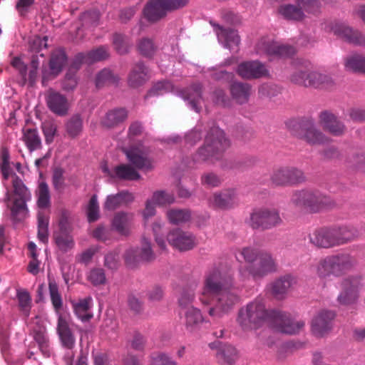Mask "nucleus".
Returning <instances> with one entry per match:
<instances>
[{
    "instance_id": "obj_58",
    "label": "nucleus",
    "mask_w": 365,
    "mask_h": 365,
    "mask_svg": "<svg viewBox=\"0 0 365 365\" xmlns=\"http://www.w3.org/2000/svg\"><path fill=\"white\" fill-rule=\"evenodd\" d=\"M156 46L152 39L143 38L140 39L138 43V49L139 52L146 57L152 56L156 51Z\"/></svg>"
},
{
    "instance_id": "obj_51",
    "label": "nucleus",
    "mask_w": 365,
    "mask_h": 365,
    "mask_svg": "<svg viewBox=\"0 0 365 365\" xmlns=\"http://www.w3.org/2000/svg\"><path fill=\"white\" fill-rule=\"evenodd\" d=\"M82 119L78 115L72 116L66 124V132L72 138L79 135L82 131Z\"/></svg>"
},
{
    "instance_id": "obj_17",
    "label": "nucleus",
    "mask_w": 365,
    "mask_h": 365,
    "mask_svg": "<svg viewBox=\"0 0 365 365\" xmlns=\"http://www.w3.org/2000/svg\"><path fill=\"white\" fill-rule=\"evenodd\" d=\"M272 314L271 321L279 332L294 334L299 332L304 327L303 321L295 320L289 314L275 310H274Z\"/></svg>"
},
{
    "instance_id": "obj_13",
    "label": "nucleus",
    "mask_w": 365,
    "mask_h": 365,
    "mask_svg": "<svg viewBox=\"0 0 365 365\" xmlns=\"http://www.w3.org/2000/svg\"><path fill=\"white\" fill-rule=\"evenodd\" d=\"M256 53L276 57H290L296 49L293 46L272 41L269 38H262L255 46Z\"/></svg>"
},
{
    "instance_id": "obj_7",
    "label": "nucleus",
    "mask_w": 365,
    "mask_h": 365,
    "mask_svg": "<svg viewBox=\"0 0 365 365\" xmlns=\"http://www.w3.org/2000/svg\"><path fill=\"white\" fill-rule=\"evenodd\" d=\"M290 81L299 86L314 88H319L331 82L329 76L314 70L309 62L297 68L290 76Z\"/></svg>"
},
{
    "instance_id": "obj_40",
    "label": "nucleus",
    "mask_w": 365,
    "mask_h": 365,
    "mask_svg": "<svg viewBox=\"0 0 365 365\" xmlns=\"http://www.w3.org/2000/svg\"><path fill=\"white\" fill-rule=\"evenodd\" d=\"M128 117V113L124 108H117L110 110L103 120V125L107 128H113L123 122Z\"/></svg>"
},
{
    "instance_id": "obj_28",
    "label": "nucleus",
    "mask_w": 365,
    "mask_h": 365,
    "mask_svg": "<svg viewBox=\"0 0 365 365\" xmlns=\"http://www.w3.org/2000/svg\"><path fill=\"white\" fill-rule=\"evenodd\" d=\"M169 11L160 0H150L145 6L144 17L150 22H156L164 18Z\"/></svg>"
},
{
    "instance_id": "obj_50",
    "label": "nucleus",
    "mask_w": 365,
    "mask_h": 365,
    "mask_svg": "<svg viewBox=\"0 0 365 365\" xmlns=\"http://www.w3.org/2000/svg\"><path fill=\"white\" fill-rule=\"evenodd\" d=\"M38 238L46 243L48 238V217L42 212L38 214Z\"/></svg>"
},
{
    "instance_id": "obj_6",
    "label": "nucleus",
    "mask_w": 365,
    "mask_h": 365,
    "mask_svg": "<svg viewBox=\"0 0 365 365\" xmlns=\"http://www.w3.org/2000/svg\"><path fill=\"white\" fill-rule=\"evenodd\" d=\"M356 264V259L348 254L330 255L318 262L316 272L320 278L331 275L339 277L351 271Z\"/></svg>"
},
{
    "instance_id": "obj_63",
    "label": "nucleus",
    "mask_w": 365,
    "mask_h": 365,
    "mask_svg": "<svg viewBox=\"0 0 365 365\" xmlns=\"http://www.w3.org/2000/svg\"><path fill=\"white\" fill-rule=\"evenodd\" d=\"M17 299L21 310L26 316H29L31 309V297L26 291H18Z\"/></svg>"
},
{
    "instance_id": "obj_30",
    "label": "nucleus",
    "mask_w": 365,
    "mask_h": 365,
    "mask_svg": "<svg viewBox=\"0 0 365 365\" xmlns=\"http://www.w3.org/2000/svg\"><path fill=\"white\" fill-rule=\"evenodd\" d=\"M299 135L302 139L310 145H319L328 142V138L312 123L305 124Z\"/></svg>"
},
{
    "instance_id": "obj_55",
    "label": "nucleus",
    "mask_w": 365,
    "mask_h": 365,
    "mask_svg": "<svg viewBox=\"0 0 365 365\" xmlns=\"http://www.w3.org/2000/svg\"><path fill=\"white\" fill-rule=\"evenodd\" d=\"M48 289L53 308L58 312L62 307L63 301L61 295L58 292V287L55 281H49Z\"/></svg>"
},
{
    "instance_id": "obj_36",
    "label": "nucleus",
    "mask_w": 365,
    "mask_h": 365,
    "mask_svg": "<svg viewBox=\"0 0 365 365\" xmlns=\"http://www.w3.org/2000/svg\"><path fill=\"white\" fill-rule=\"evenodd\" d=\"M295 283L294 277L289 275L284 276L271 284V292L275 297L282 299Z\"/></svg>"
},
{
    "instance_id": "obj_44",
    "label": "nucleus",
    "mask_w": 365,
    "mask_h": 365,
    "mask_svg": "<svg viewBox=\"0 0 365 365\" xmlns=\"http://www.w3.org/2000/svg\"><path fill=\"white\" fill-rule=\"evenodd\" d=\"M166 217L170 224L179 225L188 222L191 217L190 211L186 209H170Z\"/></svg>"
},
{
    "instance_id": "obj_53",
    "label": "nucleus",
    "mask_w": 365,
    "mask_h": 365,
    "mask_svg": "<svg viewBox=\"0 0 365 365\" xmlns=\"http://www.w3.org/2000/svg\"><path fill=\"white\" fill-rule=\"evenodd\" d=\"M113 44L118 53L125 54L130 46L129 38L121 34L115 33L113 36Z\"/></svg>"
},
{
    "instance_id": "obj_27",
    "label": "nucleus",
    "mask_w": 365,
    "mask_h": 365,
    "mask_svg": "<svg viewBox=\"0 0 365 365\" xmlns=\"http://www.w3.org/2000/svg\"><path fill=\"white\" fill-rule=\"evenodd\" d=\"M277 14L282 19L292 22H302L307 19V15L295 2L280 4L277 9Z\"/></svg>"
},
{
    "instance_id": "obj_52",
    "label": "nucleus",
    "mask_w": 365,
    "mask_h": 365,
    "mask_svg": "<svg viewBox=\"0 0 365 365\" xmlns=\"http://www.w3.org/2000/svg\"><path fill=\"white\" fill-rule=\"evenodd\" d=\"M118 77L115 76L111 71L105 68L101 71L96 77V86L101 88L109 83H114L118 81Z\"/></svg>"
},
{
    "instance_id": "obj_2",
    "label": "nucleus",
    "mask_w": 365,
    "mask_h": 365,
    "mask_svg": "<svg viewBox=\"0 0 365 365\" xmlns=\"http://www.w3.org/2000/svg\"><path fill=\"white\" fill-rule=\"evenodd\" d=\"M358 235L356 229L351 226L324 227L309 235V241L317 247L330 248L346 244Z\"/></svg>"
},
{
    "instance_id": "obj_47",
    "label": "nucleus",
    "mask_w": 365,
    "mask_h": 365,
    "mask_svg": "<svg viewBox=\"0 0 365 365\" xmlns=\"http://www.w3.org/2000/svg\"><path fill=\"white\" fill-rule=\"evenodd\" d=\"M237 350L231 345H225L219 349L217 358L222 365H232L237 358Z\"/></svg>"
},
{
    "instance_id": "obj_11",
    "label": "nucleus",
    "mask_w": 365,
    "mask_h": 365,
    "mask_svg": "<svg viewBox=\"0 0 365 365\" xmlns=\"http://www.w3.org/2000/svg\"><path fill=\"white\" fill-rule=\"evenodd\" d=\"M270 180L277 186H294L304 182L306 176L297 168L284 166L274 169Z\"/></svg>"
},
{
    "instance_id": "obj_18",
    "label": "nucleus",
    "mask_w": 365,
    "mask_h": 365,
    "mask_svg": "<svg viewBox=\"0 0 365 365\" xmlns=\"http://www.w3.org/2000/svg\"><path fill=\"white\" fill-rule=\"evenodd\" d=\"M236 73L245 80L258 79L269 75L266 65L257 60L241 62L236 68Z\"/></svg>"
},
{
    "instance_id": "obj_64",
    "label": "nucleus",
    "mask_w": 365,
    "mask_h": 365,
    "mask_svg": "<svg viewBox=\"0 0 365 365\" xmlns=\"http://www.w3.org/2000/svg\"><path fill=\"white\" fill-rule=\"evenodd\" d=\"M262 252L263 251L257 248L245 247L240 251V254L242 256L248 264H253L256 262L257 258L259 257Z\"/></svg>"
},
{
    "instance_id": "obj_42",
    "label": "nucleus",
    "mask_w": 365,
    "mask_h": 365,
    "mask_svg": "<svg viewBox=\"0 0 365 365\" xmlns=\"http://www.w3.org/2000/svg\"><path fill=\"white\" fill-rule=\"evenodd\" d=\"M92 302L91 297H87L79 299L77 302L73 303L75 313L81 321H87L92 317V314L89 313Z\"/></svg>"
},
{
    "instance_id": "obj_61",
    "label": "nucleus",
    "mask_w": 365,
    "mask_h": 365,
    "mask_svg": "<svg viewBox=\"0 0 365 365\" xmlns=\"http://www.w3.org/2000/svg\"><path fill=\"white\" fill-rule=\"evenodd\" d=\"M72 230V222L69 212L66 210L61 211L58 220V230L56 232L71 233Z\"/></svg>"
},
{
    "instance_id": "obj_9",
    "label": "nucleus",
    "mask_w": 365,
    "mask_h": 365,
    "mask_svg": "<svg viewBox=\"0 0 365 365\" xmlns=\"http://www.w3.org/2000/svg\"><path fill=\"white\" fill-rule=\"evenodd\" d=\"M283 220L279 211L273 207H259L250 215L248 224L254 230H267L280 226Z\"/></svg>"
},
{
    "instance_id": "obj_62",
    "label": "nucleus",
    "mask_w": 365,
    "mask_h": 365,
    "mask_svg": "<svg viewBox=\"0 0 365 365\" xmlns=\"http://www.w3.org/2000/svg\"><path fill=\"white\" fill-rule=\"evenodd\" d=\"M41 128L45 137L46 143H52L57 133V125L56 123L51 120L44 121L42 123Z\"/></svg>"
},
{
    "instance_id": "obj_46",
    "label": "nucleus",
    "mask_w": 365,
    "mask_h": 365,
    "mask_svg": "<svg viewBox=\"0 0 365 365\" xmlns=\"http://www.w3.org/2000/svg\"><path fill=\"white\" fill-rule=\"evenodd\" d=\"M301 11L308 16H317L321 12L322 4L319 0H294Z\"/></svg>"
},
{
    "instance_id": "obj_4",
    "label": "nucleus",
    "mask_w": 365,
    "mask_h": 365,
    "mask_svg": "<svg viewBox=\"0 0 365 365\" xmlns=\"http://www.w3.org/2000/svg\"><path fill=\"white\" fill-rule=\"evenodd\" d=\"M273 312L265 308L262 299H256L239 310L237 322L245 330L257 329L272 320Z\"/></svg>"
},
{
    "instance_id": "obj_24",
    "label": "nucleus",
    "mask_w": 365,
    "mask_h": 365,
    "mask_svg": "<svg viewBox=\"0 0 365 365\" xmlns=\"http://www.w3.org/2000/svg\"><path fill=\"white\" fill-rule=\"evenodd\" d=\"M178 95L195 112L199 113L202 108V86L200 83H195L191 86L178 91Z\"/></svg>"
},
{
    "instance_id": "obj_41",
    "label": "nucleus",
    "mask_w": 365,
    "mask_h": 365,
    "mask_svg": "<svg viewBox=\"0 0 365 365\" xmlns=\"http://www.w3.org/2000/svg\"><path fill=\"white\" fill-rule=\"evenodd\" d=\"M34 339L38 344L39 349L42 353L49 356L51 354V350L49 344V339L46 334V329L44 327L41 326L34 329Z\"/></svg>"
},
{
    "instance_id": "obj_15",
    "label": "nucleus",
    "mask_w": 365,
    "mask_h": 365,
    "mask_svg": "<svg viewBox=\"0 0 365 365\" xmlns=\"http://www.w3.org/2000/svg\"><path fill=\"white\" fill-rule=\"evenodd\" d=\"M168 243L179 251H187L197 245L195 236L179 228L171 230L166 236Z\"/></svg>"
},
{
    "instance_id": "obj_35",
    "label": "nucleus",
    "mask_w": 365,
    "mask_h": 365,
    "mask_svg": "<svg viewBox=\"0 0 365 365\" xmlns=\"http://www.w3.org/2000/svg\"><path fill=\"white\" fill-rule=\"evenodd\" d=\"M230 93L237 103L243 104L249 100L252 93V86L247 83L235 82L230 86Z\"/></svg>"
},
{
    "instance_id": "obj_45",
    "label": "nucleus",
    "mask_w": 365,
    "mask_h": 365,
    "mask_svg": "<svg viewBox=\"0 0 365 365\" xmlns=\"http://www.w3.org/2000/svg\"><path fill=\"white\" fill-rule=\"evenodd\" d=\"M164 221L161 218H156L150 225L151 231L155 241L162 250L167 249L166 242L163 235Z\"/></svg>"
},
{
    "instance_id": "obj_8",
    "label": "nucleus",
    "mask_w": 365,
    "mask_h": 365,
    "mask_svg": "<svg viewBox=\"0 0 365 365\" xmlns=\"http://www.w3.org/2000/svg\"><path fill=\"white\" fill-rule=\"evenodd\" d=\"M277 269L275 259L270 253L263 251L255 263L240 267L239 272L243 280L250 278L257 279L274 272Z\"/></svg>"
},
{
    "instance_id": "obj_33",
    "label": "nucleus",
    "mask_w": 365,
    "mask_h": 365,
    "mask_svg": "<svg viewBox=\"0 0 365 365\" xmlns=\"http://www.w3.org/2000/svg\"><path fill=\"white\" fill-rule=\"evenodd\" d=\"M134 195L128 191H122L115 195H108L104 202L105 210H114L122 205H127L134 200Z\"/></svg>"
},
{
    "instance_id": "obj_54",
    "label": "nucleus",
    "mask_w": 365,
    "mask_h": 365,
    "mask_svg": "<svg viewBox=\"0 0 365 365\" xmlns=\"http://www.w3.org/2000/svg\"><path fill=\"white\" fill-rule=\"evenodd\" d=\"M86 214L88 220L90 222L98 220L100 217L99 205L98 202V197L93 195L87 205Z\"/></svg>"
},
{
    "instance_id": "obj_12",
    "label": "nucleus",
    "mask_w": 365,
    "mask_h": 365,
    "mask_svg": "<svg viewBox=\"0 0 365 365\" xmlns=\"http://www.w3.org/2000/svg\"><path fill=\"white\" fill-rule=\"evenodd\" d=\"M127 159L135 168L148 172L153 168L152 160L148 157L149 149L141 143L123 148Z\"/></svg>"
},
{
    "instance_id": "obj_37",
    "label": "nucleus",
    "mask_w": 365,
    "mask_h": 365,
    "mask_svg": "<svg viewBox=\"0 0 365 365\" xmlns=\"http://www.w3.org/2000/svg\"><path fill=\"white\" fill-rule=\"evenodd\" d=\"M148 79L147 68L142 63H138L129 74L128 83L131 87L136 88L143 85Z\"/></svg>"
},
{
    "instance_id": "obj_19",
    "label": "nucleus",
    "mask_w": 365,
    "mask_h": 365,
    "mask_svg": "<svg viewBox=\"0 0 365 365\" xmlns=\"http://www.w3.org/2000/svg\"><path fill=\"white\" fill-rule=\"evenodd\" d=\"M330 31L338 38L346 42L360 46H365V36L345 23L336 22L333 24Z\"/></svg>"
},
{
    "instance_id": "obj_25",
    "label": "nucleus",
    "mask_w": 365,
    "mask_h": 365,
    "mask_svg": "<svg viewBox=\"0 0 365 365\" xmlns=\"http://www.w3.org/2000/svg\"><path fill=\"white\" fill-rule=\"evenodd\" d=\"M180 315L186 330L190 332L197 331L204 321L200 310L193 306L183 307Z\"/></svg>"
},
{
    "instance_id": "obj_34",
    "label": "nucleus",
    "mask_w": 365,
    "mask_h": 365,
    "mask_svg": "<svg viewBox=\"0 0 365 365\" xmlns=\"http://www.w3.org/2000/svg\"><path fill=\"white\" fill-rule=\"evenodd\" d=\"M320 120L324 128L335 135H341L344 131V124L331 113L322 112L320 114Z\"/></svg>"
},
{
    "instance_id": "obj_43",
    "label": "nucleus",
    "mask_w": 365,
    "mask_h": 365,
    "mask_svg": "<svg viewBox=\"0 0 365 365\" xmlns=\"http://www.w3.org/2000/svg\"><path fill=\"white\" fill-rule=\"evenodd\" d=\"M66 53L62 49L53 51L49 63L51 74L54 76L59 74L66 62Z\"/></svg>"
},
{
    "instance_id": "obj_5",
    "label": "nucleus",
    "mask_w": 365,
    "mask_h": 365,
    "mask_svg": "<svg viewBox=\"0 0 365 365\" xmlns=\"http://www.w3.org/2000/svg\"><path fill=\"white\" fill-rule=\"evenodd\" d=\"M229 146L230 141L225 137L224 131L218 127H214L207 133L204 145L196 153V160L212 162L217 160Z\"/></svg>"
},
{
    "instance_id": "obj_21",
    "label": "nucleus",
    "mask_w": 365,
    "mask_h": 365,
    "mask_svg": "<svg viewBox=\"0 0 365 365\" xmlns=\"http://www.w3.org/2000/svg\"><path fill=\"white\" fill-rule=\"evenodd\" d=\"M237 204V193L233 189L215 192L208 198L209 207L216 210H228Z\"/></svg>"
},
{
    "instance_id": "obj_49",
    "label": "nucleus",
    "mask_w": 365,
    "mask_h": 365,
    "mask_svg": "<svg viewBox=\"0 0 365 365\" xmlns=\"http://www.w3.org/2000/svg\"><path fill=\"white\" fill-rule=\"evenodd\" d=\"M87 280L93 286L104 285L107 282L105 271L101 267L92 268L86 275Z\"/></svg>"
},
{
    "instance_id": "obj_20",
    "label": "nucleus",
    "mask_w": 365,
    "mask_h": 365,
    "mask_svg": "<svg viewBox=\"0 0 365 365\" xmlns=\"http://www.w3.org/2000/svg\"><path fill=\"white\" fill-rule=\"evenodd\" d=\"M335 313L329 310L319 311L312 319L311 330L317 337H322L327 334L332 329Z\"/></svg>"
},
{
    "instance_id": "obj_32",
    "label": "nucleus",
    "mask_w": 365,
    "mask_h": 365,
    "mask_svg": "<svg viewBox=\"0 0 365 365\" xmlns=\"http://www.w3.org/2000/svg\"><path fill=\"white\" fill-rule=\"evenodd\" d=\"M47 105L53 113L61 116L66 115L69 108L66 98L56 92L49 94Z\"/></svg>"
},
{
    "instance_id": "obj_26",
    "label": "nucleus",
    "mask_w": 365,
    "mask_h": 365,
    "mask_svg": "<svg viewBox=\"0 0 365 365\" xmlns=\"http://www.w3.org/2000/svg\"><path fill=\"white\" fill-rule=\"evenodd\" d=\"M133 220V213L123 211L118 212L112 219L111 227L120 235L128 236L131 233Z\"/></svg>"
},
{
    "instance_id": "obj_16",
    "label": "nucleus",
    "mask_w": 365,
    "mask_h": 365,
    "mask_svg": "<svg viewBox=\"0 0 365 365\" xmlns=\"http://www.w3.org/2000/svg\"><path fill=\"white\" fill-rule=\"evenodd\" d=\"M362 287L363 282L361 277H356L344 279L342 282V290L337 297L338 302L342 305L355 303Z\"/></svg>"
},
{
    "instance_id": "obj_57",
    "label": "nucleus",
    "mask_w": 365,
    "mask_h": 365,
    "mask_svg": "<svg viewBox=\"0 0 365 365\" xmlns=\"http://www.w3.org/2000/svg\"><path fill=\"white\" fill-rule=\"evenodd\" d=\"M38 205L41 208H46L50 205V193L47 184L41 182L37 190Z\"/></svg>"
},
{
    "instance_id": "obj_56",
    "label": "nucleus",
    "mask_w": 365,
    "mask_h": 365,
    "mask_svg": "<svg viewBox=\"0 0 365 365\" xmlns=\"http://www.w3.org/2000/svg\"><path fill=\"white\" fill-rule=\"evenodd\" d=\"M151 200L156 205L165 206L173 203L175 197L173 194L159 190L153 192Z\"/></svg>"
},
{
    "instance_id": "obj_22",
    "label": "nucleus",
    "mask_w": 365,
    "mask_h": 365,
    "mask_svg": "<svg viewBox=\"0 0 365 365\" xmlns=\"http://www.w3.org/2000/svg\"><path fill=\"white\" fill-rule=\"evenodd\" d=\"M108 48L106 46L98 47L88 53H80L75 56L69 71H72L73 70L76 71L78 69L80 66L83 63H92L104 60L108 58Z\"/></svg>"
},
{
    "instance_id": "obj_3",
    "label": "nucleus",
    "mask_w": 365,
    "mask_h": 365,
    "mask_svg": "<svg viewBox=\"0 0 365 365\" xmlns=\"http://www.w3.org/2000/svg\"><path fill=\"white\" fill-rule=\"evenodd\" d=\"M289 202L293 207L309 212H319L335 206L331 197L311 189L294 190Z\"/></svg>"
},
{
    "instance_id": "obj_31",
    "label": "nucleus",
    "mask_w": 365,
    "mask_h": 365,
    "mask_svg": "<svg viewBox=\"0 0 365 365\" xmlns=\"http://www.w3.org/2000/svg\"><path fill=\"white\" fill-rule=\"evenodd\" d=\"M104 173H108L112 178H116L125 180H136L140 178L138 172L130 165L121 164L114 168L110 173L107 167L102 168Z\"/></svg>"
},
{
    "instance_id": "obj_59",
    "label": "nucleus",
    "mask_w": 365,
    "mask_h": 365,
    "mask_svg": "<svg viewBox=\"0 0 365 365\" xmlns=\"http://www.w3.org/2000/svg\"><path fill=\"white\" fill-rule=\"evenodd\" d=\"M173 90V85L170 82H158L155 83L145 96V99L153 96L163 95Z\"/></svg>"
},
{
    "instance_id": "obj_60",
    "label": "nucleus",
    "mask_w": 365,
    "mask_h": 365,
    "mask_svg": "<svg viewBox=\"0 0 365 365\" xmlns=\"http://www.w3.org/2000/svg\"><path fill=\"white\" fill-rule=\"evenodd\" d=\"M30 256L32 258L28 265V271L36 275L39 272L40 262L37 259L36 245L34 242H30L28 245Z\"/></svg>"
},
{
    "instance_id": "obj_29",
    "label": "nucleus",
    "mask_w": 365,
    "mask_h": 365,
    "mask_svg": "<svg viewBox=\"0 0 365 365\" xmlns=\"http://www.w3.org/2000/svg\"><path fill=\"white\" fill-rule=\"evenodd\" d=\"M57 333L62 346L68 349H72L75 346L76 338L69 327L67 320L59 316L57 324Z\"/></svg>"
},
{
    "instance_id": "obj_14",
    "label": "nucleus",
    "mask_w": 365,
    "mask_h": 365,
    "mask_svg": "<svg viewBox=\"0 0 365 365\" xmlns=\"http://www.w3.org/2000/svg\"><path fill=\"white\" fill-rule=\"evenodd\" d=\"M125 262L129 266H134L140 261H151L155 257L152 248V244L150 239L143 237L140 241V247H130L125 251Z\"/></svg>"
},
{
    "instance_id": "obj_10",
    "label": "nucleus",
    "mask_w": 365,
    "mask_h": 365,
    "mask_svg": "<svg viewBox=\"0 0 365 365\" xmlns=\"http://www.w3.org/2000/svg\"><path fill=\"white\" fill-rule=\"evenodd\" d=\"M14 195V200L11 207V214L16 220H21L26 217L28 210L26 202L31 200V195L19 177L14 173L11 175Z\"/></svg>"
},
{
    "instance_id": "obj_39",
    "label": "nucleus",
    "mask_w": 365,
    "mask_h": 365,
    "mask_svg": "<svg viewBox=\"0 0 365 365\" xmlns=\"http://www.w3.org/2000/svg\"><path fill=\"white\" fill-rule=\"evenodd\" d=\"M22 139L30 152L41 148V139L37 130L35 128L23 129Z\"/></svg>"
},
{
    "instance_id": "obj_23",
    "label": "nucleus",
    "mask_w": 365,
    "mask_h": 365,
    "mask_svg": "<svg viewBox=\"0 0 365 365\" xmlns=\"http://www.w3.org/2000/svg\"><path fill=\"white\" fill-rule=\"evenodd\" d=\"M212 26L215 28L218 41L230 51H237L240 42V38L237 32L233 29H226L220 25L211 22Z\"/></svg>"
},
{
    "instance_id": "obj_38",
    "label": "nucleus",
    "mask_w": 365,
    "mask_h": 365,
    "mask_svg": "<svg viewBox=\"0 0 365 365\" xmlns=\"http://www.w3.org/2000/svg\"><path fill=\"white\" fill-rule=\"evenodd\" d=\"M345 69L354 73H365V56L353 53L344 59Z\"/></svg>"
},
{
    "instance_id": "obj_1",
    "label": "nucleus",
    "mask_w": 365,
    "mask_h": 365,
    "mask_svg": "<svg viewBox=\"0 0 365 365\" xmlns=\"http://www.w3.org/2000/svg\"><path fill=\"white\" fill-rule=\"evenodd\" d=\"M200 300L205 305H212L210 316L221 318L227 314L238 302L232 269L222 264L210 269L204 277Z\"/></svg>"
},
{
    "instance_id": "obj_48",
    "label": "nucleus",
    "mask_w": 365,
    "mask_h": 365,
    "mask_svg": "<svg viewBox=\"0 0 365 365\" xmlns=\"http://www.w3.org/2000/svg\"><path fill=\"white\" fill-rule=\"evenodd\" d=\"M54 239L57 247L63 252H68L74 246V241L71 233L54 232Z\"/></svg>"
}]
</instances>
